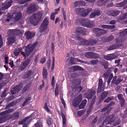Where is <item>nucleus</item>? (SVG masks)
I'll return each mask as SVG.
<instances>
[{
  "label": "nucleus",
  "mask_w": 127,
  "mask_h": 127,
  "mask_svg": "<svg viewBox=\"0 0 127 127\" xmlns=\"http://www.w3.org/2000/svg\"><path fill=\"white\" fill-rule=\"evenodd\" d=\"M37 44V43H35L32 45H29L27 46L24 49L25 52H21L20 48H17L15 49L14 52V54L16 56H18L20 52L24 57H26V55H29Z\"/></svg>",
  "instance_id": "obj_1"
},
{
  "label": "nucleus",
  "mask_w": 127,
  "mask_h": 127,
  "mask_svg": "<svg viewBox=\"0 0 127 127\" xmlns=\"http://www.w3.org/2000/svg\"><path fill=\"white\" fill-rule=\"evenodd\" d=\"M112 78H113L111 82V83L115 84L116 85L118 84L123 80L122 77L121 75H118V77L116 76L113 77V73H111L109 76L107 81L108 85H109L110 83Z\"/></svg>",
  "instance_id": "obj_2"
},
{
  "label": "nucleus",
  "mask_w": 127,
  "mask_h": 127,
  "mask_svg": "<svg viewBox=\"0 0 127 127\" xmlns=\"http://www.w3.org/2000/svg\"><path fill=\"white\" fill-rule=\"evenodd\" d=\"M49 24V22L47 18H45L39 27V32L43 33V34L47 33L49 31V29L47 28Z\"/></svg>",
  "instance_id": "obj_3"
},
{
  "label": "nucleus",
  "mask_w": 127,
  "mask_h": 127,
  "mask_svg": "<svg viewBox=\"0 0 127 127\" xmlns=\"http://www.w3.org/2000/svg\"><path fill=\"white\" fill-rule=\"evenodd\" d=\"M42 16V14L39 12L33 14L30 21L31 23L34 25H36L39 21H41Z\"/></svg>",
  "instance_id": "obj_4"
},
{
  "label": "nucleus",
  "mask_w": 127,
  "mask_h": 127,
  "mask_svg": "<svg viewBox=\"0 0 127 127\" xmlns=\"http://www.w3.org/2000/svg\"><path fill=\"white\" fill-rule=\"evenodd\" d=\"M123 37H120L116 39V42L115 44L110 46L108 48V50H110L116 49L120 47L124 44Z\"/></svg>",
  "instance_id": "obj_5"
},
{
  "label": "nucleus",
  "mask_w": 127,
  "mask_h": 127,
  "mask_svg": "<svg viewBox=\"0 0 127 127\" xmlns=\"http://www.w3.org/2000/svg\"><path fill=\"white\" fill-rule=\"evenodd\" d=\"M0 124L4 123L8 120V110L0 113Z\"/></svg>",
  "instance_id": "obj_6"
},
{
  "label": "nucleus",
  "mask_w": 127,
  "mask_h": 127,
  "mask_svg": "<svg viewBox=\"0 0 127 127\" xmlns=\"http://www.w3.org/2000/svg\"><path fill=\"white\" fill-rule=\"evenodd\" d=\"M94 32L96 33V35L99 37L105 33L106 32L105 30L100 28H96L93 30Z\"/></svg>",
  "instance_id": "obj_7"
},
{
  "label": "nucleus",
  "mask_w": 127,
  "mask_h": 127,
  "mask_svg": "<svg viewBox=\"0 0 127 127\" xmlns=\"http://www.w3.org/2000/svg\"><path fill=\"white\" fill-rule=\"evenodd\" d=\"M31 60L30 58H29L25 61H23L19 67V69L21 71H23L30 64Z\"/></svg>",
  "instance_id": "obj_8"
},
{
  "label": "nucleus",
  "mask_w": 127,
  "mask_h": 127,
  "mask_svg": "<svg viewBox=\"0 0 127 127\" xmlns=\"http://www.w3.org/2000/svg\"><path fill=\"white\" fill-rule=\"evenodd\" d=\"M38 9V5L35 4H31L27 8V12L29 13H32L36 11Z\"/></svg>",
  "instance_id": "obj_9"
},
{
  "label": "nucleus",
  "mask_w": 127,
  "mask_h": 127,
  "mask_svg": "<svg viewBox=\"0 0 127 127\" xmlns=\"http://www.w3.org/2000/svg\"><path fill=\"white\" fill-rule=\"evenodd\" d=\"M82 99V95H79L78 96L75 97L73 100L72 104L74 107L77 106L81 100Z\"/></svg>",
  "instance_id": "obj_10"
},
{
  "label": "nucleus",
  "mask_w": 127,
  "mask_h": 127,
  "mask_svg": "<svg viewBox=\"0 0 127 127\" xmlns=\"http://www.w3.org/2000/svg\"><path fill=\"white\" fill-rule=\"evenodd\" d=\"M75 39L81 42L82 44L83 45H90V40H85L78 36L76 37Z\"/></svg>",
  "instance_id": "obj_11"
},
{
  "label": "nucleus",
  "mask_w": 127,
  "mask_h": 127,
  "mask_svg": "<svg viewBox=\"0 0 127 127\" xmlns=\"http://www.w3.org/2000/svg\"><path fill=\"white\" fill-rule=\"evenodd\" d=\"M117 56L116 53H113L112 54L105 55L104 58L107 60H111L115 58Z\"/></svg>",
  "instance_id": "obj_12"
},
{
  "label": "nucleus",
  "mask_w": 127,
  "mask_h": 127,
  "mask_svg": "<svg viewBox=\"0 0 127 127\" xmlns=\"http://www.w3.org/2000/svg\"><path fill=\"white\" fill-rule=\"evenodd\" d=\"M95 93V90L94 89H91L89 90L86 94L87 98L90 99L92 97L93 95Z\"/></svg>",
  "instance_id": "obj_13"
},
{
  "label": "nucleus",
  "mask_w": 127,
  "mask_h": 127,
  "mask_svg": "<svg viewBox=\"0 0 127 127\" xmlns=\"http://www.w3.org/2000/svg\"><path fill=\"white\" fill-rule=\"evenodd\" d=\"M120 13V11L118 10H111L108 12V14L110 16L115 17L118 15Z\"/></svg>",
  "instance_id": "obj_14"
},
{
  "label": "nucleus",
  "mask_w": 127,
  "mask_h": 127,
  "mask_svg": "<svg viewBox=\"0 0 127 127\" xmlns=\"http://www.w3.org/2000/svg\"><path fill=\"white\" fill-rule=\"evenodd\" d=\"M92 10V9L91 8H88L85 10L82 8V11L80 13V15L82 16H85L91 11Z\"/></svg>",
  "instance_id": "obj_15"
},
{
  "label": "nucleus",
  "mask_w": 127,
  "mask_h": 127,
  "mask_svg": "<svg viewBox=\"0 0 127 127\" xmlns=\"http://www.w3.org/2000/svg\"><path fill=\"white\" fill-rule=\"evenodd\" d=\"M30 118V117H27L24 119H23L22 120L19 122V124L20 125H28L29 123L30 120L29 119Z\"/></svg>",
  "instance_id": "obj_16"
},
{
  "label": "nucleus",
  "mask_w": 127,
  "mask_h": 127,
  "mask_svg": "<svg viewBox=\"0 0 127 127\" xmlns=\"http://www.w3.org/2000/svg\"><path fill=\"white\" fill-rule=\"evenodd\" d=\"M100 11L99 10H95L91 14L89 17L90 18H94L95 16H98L100 15Z\"/></svg>",
  "instance_id": "obj_17"
},
{
  "label": "nucleus",
  "mask_w": 127,
  "mask_h": 127,
  "mask_svg": "<svg viewBox=\"0 0 127 127\" xmlns=\"http://www.w3.org/2000/svg\"><path fill=\"white\" fill-rule=\"evenodd\" d=\"M114 115H112L108 117H107L106 119L108 124H110L113 122L115 120Z\"/></svg>",
  "instance_id": "obj_18"
},
{
  "label": "nucleus",
  "mask_w": 127,
  "mask_h": 127,
  "mask_svg": "<svg viewBox=\"0 0 127 127\" xmlns=\"http://www.w3.org/2000/svg\"><path fill=\"white\" fill-rule=\"evenodd\" d=\"M127 12L123 14L122 16L119 15L116 17L117 21L118 22L119 21L123 20L127 18Z\"/></svg>",
  "instance_id": "obj_19"
},
{
  "label": "nucleus",
  "mask_w": 127,
  "mask_h": 127,
  "mask_svg": "<svg viewBox=\"0 0 127 127\" xmlns=\"http://www.w3.org/2000/svg\"><path fill=\"white\" fill-rule=\"evenodd\" d=\"M21 89V87L20 86L17 85L13 88L12 90H11V93L12 94H14L19 92Z\"/></svg>",
  "instance_id": "obj_20"
},
{
  "label": "nucleus",
  "mask_w": 127,
  "mask_h": 127,
  "mask_svg": "<svg viewBox=\"0 0 127 127\" xmlns=\"http://www.w3.org/2000/svg\"><path fill=\"white\" fill-rule=\"evenodd\" d=\"M19 117V114L18 112L13 114V115L8 114V119H12L14 120L18 118Z\"/></svg>",
  "instance_id": "obj_21"
},
{
  "label": "nucleus",
  "mask_w": 127,
  "mask_h": 127,
  "mask_svg": "<svg viewBox=\"0 0 127 127\" xmlns=\"http://www.w3.org/2000/svg\"><path fill=\"white\" fill-rule=\"evenodd\" d=\"M108 94V93L106 91L102 93L99 97V101L100 102H102L103 100L107 96Z\"/></svg>",
  "instance_id": "obj_22"
},
{
  "label": "nucleus",
  "mask_w": 127,
  "mask_h": 127,
  "mask_svg": "<svg viewBox=\"0 0 127 127\" xmlns=\"http://www.w3.org/2000/svg\"><path fill=\"white\" fill-rule=\"evenodd\" d=\"M25 34L27 38L28 39H31L34 35V33L31 32L30 31H28L25 32Z\"/></svg>",
  "instance_id": "obj_23"
},
{
  "label": "nucleus",
  "mask_w": 127,
  "mask_h": 127,
  "mask_svg": "<svg viewBox=\"0 0 127 127\" xmlns=\"http://www.w3.org/2000/svg\"><path fill=\"white\" fill-rule=\"evenodd\" d=\"M77 32L81 34L82 35H83L86 34V32H86L84 28L80 27H78Z\"/></svg>",
  "instance_id": "obj_24"
},
{
  "label": "nucleus",
  "mask_w": 127,
  "mask_h": 127,
  "mask_svg": "<svg viewBox=\"0 0 127 127\" xmlns=\"http://www.w3.org/2000/svg\"><path fill=\"white\" fill-rule=\"evenodd\" d=\"M32 97L30 96H28L26 97V99L25 101L23 103L22 105V106H26L27 104L31 102V100Z\"/></svg>",
  "instance_id": "obj_25"
},
{
  "label": "nucleus",
  "mask_w": 127,
  "mask_h": 127,
  "mask_svg": "<svg viewBox=\"0 0 127 127\" xmlns=\"http://www.w3.org/2000/svg\"><path fill=\"white\" fill-rule=\"evenodd\" d=\"M21 17V13L20 12H18L16 14L15 16L14 17L13 19L15 21H18L19 20Z\"/></svg>",
  "instance_id": "obj_26"
},
{
  "label": "nucleus",
  "mask_w": 127,
  "mask_h": 127,
  "mask_svg": "<svg viewBox=\"0 0 127 127\" xmlns=\"http://www.w3.org/2000/svg\"><path fill=\"white\" fill-rule=\"evenodd\" d=\"M109 104H108L105 106L103 108H102L101 110V112H104L106 110H107V113L108 114L110 112V109H111V108H110L109 109Z\"/></svg>",
  "instance_id": "obj_27"
},
{
  "label": "nucleus",
  "mask_w": 127,
  "mask_h": 127,
  "mask_svg": "<svg viewBox=\"0 0 127 127\" xmlns=\"http://www.w3.org/2000/svg\"><path fill=\"white\" fill-rule=\"evenodd\" d=\"M8 8V1L7 0L6 1L2 4V7H1V9L5 11Z\"/></svg>",
  "instance_id": "obj_28"
},
{
  "label": "nucleus",
  "mask_w": 127,
  "mask_h": 127,
  "mask_svg": "<svg viewBox=\"0 0 127 127\" xmlns=\"http://www.w3.org/2000/svg\"><path fill=\"white\" fill-rule=\"evenodd\" d=\"M127 2V0H124L123 2L117 3L118 7H120L125 6Z\"/></svg>",
  "instance_id": "obj_29"
},
{
  "label": "nucleus",
  "mask_w": 127,
  "mask_h": 127,
  "mask_svg": "<svg viewBox=\"0 0 127 127\" xmlns=\"http://www.w3.org/2000/svg\"><path fill=\"white\" fill-rule=\"evenodd\" d=\"M87 102V100L85 99H84L79 106L80 109L83 108L85 106Z\"/></svg>",
  "instance_id": "obj_30"
},
{
  "label": "nucleus",
  "mask_w": 127,
  "mask_h": 127,
  "mask_svg": "<svg viewBox=\"0 0 127 127\" xmlns=\"http://www.w3.org/2000/svg\"><path fill=\"white\" fill-rule=\"evenodd\" d=\"M89 21L87 19H82L81 21V23L82 26L86 27Z\"/></svg>",
  "instance_id": "obj_31"
},
{
  "label": "nucleus",
  "mask_w": 127,
  "mask_h": 127,
  "mask_svg": "<svg viewBox=\"0 0 127 127\" xmlns=\"http://www.w3.org/2000/svg\"><path fill=\"white\" fill-rule=\"evenodd\" d=\"M15 37L13 36L8 38V45L15 42Z\"/></svg>",
  "instance_id": "obj_32"
},
{
  "label": "nucleus",
  "mask_w": 127,
  "mask_h": 127,
  "mask_svg": "<svg viewBox=\"0 0 127 127\" xmlns=\"http://www.w3.org/2000/svg\"><path fill=\"white\" fill-rule=\"evenodd\" d=\"M42 75L43 78L44 79H46L47 77V69L45 67L43 68Z\"/></svg>",
  "instance_id": "obj_33"
},
{
  "label": "nucleus",
  "mask_w": 127,
  "mask_h": 127,
  "mask_svg": "<svg viewBox=\"0 0 127 127\" xmlns=\"http://www.w3.org/2000/svg\"><path fill=\"white\" fill-rule=\"evenodd\" d=\"M61 116L63 119V127H65V125L66 124V118L65 115L63 113H61Z\"/></svg>",
  "instance_id": "obj_34"
},
{
  "label": "nucleus",
  "mask_w": 127,
  "mask_h": 127,
  "mask_svg": "<svg viewBox=\"0 0 127 127\" xmlns=\"http://www.w3.org/2000/svg\"><path fill=\"white\" fill-rule=\"evenodd\" d=\"M105 3V1L104 0H100L98 1L97 4L99 6H101L104 5Z\"/></svg>",
  "instance_id": "obj_35"
},
{
  "label": "nucleus",
  "mask_w": 127,
  "mask_h": 127,
  "mask_svg": "<svg viewBox=\"0 0 127 127\" xmlns=\"http://www.w3.org/2000/svg\"><path fill=\"white\" fill-rule=\"evenodd\" d=\"M73 69L74 71L82 70L83 69L81 67L78 65L73 66Z\"/></svg>",
  "instance_id": "obj_36"
},
{
  "label": "nucleus",
  "mask_w": 127,
  "mask_h": 127,
  "mask_svg": "<svg viewBox=\"0 0 127 127\" xmlns=\"http://www.w3.org/2000/svg\"><path fill=\"white\" fill-rule=\"evenodd\" d=\"M35 127H42V121L40 120L38 121L37 123L34 124Z\"/></svg>",
  "instance_id": "obj_37"
},
{
  "label": "nucleus",
  "mask_w": 127,
  "mask_h": 127,
  "mask_svg": "<svg viewBox=\"0 0 127 127\" xmlns=\"http://www.w3.org/2000/svg\"><path fill=\"white\" fill-rule=\"evenodd\" d=\"M15 34H17L20 35L24 33L23 30H14Z\"/></svg>",
  "instance_id": "obj_38"
},
{
  "label": "nucleus",
  "mask_w": 127,
  "mask_h": 127,
  "mask_svg": "<svg viewBox=\"0 0 127 127\" xmlns=\"http://www.w3.org/2000/svg\"><path fill=\"white\" fill-rule=\"evenodd\" d=\"M92 54V52H87L85 54V56L87 58L91 59Z\"/></svg>",
  "instance_id": "obj_39"
},
{
  "label": "nucleus",
  "mask_w": 127,
  "mask_h": 127,
  "mask_svg": "<svg viewBox=\"0 0 127 127\" xmlns=\"http://www.w3.org/2000/svg\"><path fill=\"white\" fill-rule=\"evenodd\" d=\"M27 75V78H28L29 76H30L32 74H33V73L32 69L26 72Z\"/></svg>",
  "instance_id": "obj_40"
},
{
  "label": "nucleus",
  "mask_w": 127,
  "mask_h": 127,
  "mask_svg": "<svg viewBox=\"0 0 127 127\" xmlns=\"http://www.w3.org/2000/svg\"><path fill=\"white\" fill-rule=\"evenodd\" d=\"M87 26L86 27L87 28H92L94 26V24L93 22L92 21H89Z\"/></svg>",
  "instance_id": "obj_41"
},
{
  "label": "nucleus",
  "mask_w": 127,
  "mask_h": 127,
  "mask_svg": "<svg viewBox=\"0 0 127 127\" xmlns=\"http://www.w3.org/2000/svg\"><path fill=\"white\" fill-rule=\"evenodd\" d=\"M123 96V95L122 94H119L117 95V97L120 101L125 100Z\"/></svg>",
  "instance_id": "obj_42"
},
{
  "label": "nucleus",
  "mask_w": 127,
  "mask_h": 127,
  "mask_svg": "<svg viewBox=\"0 0 127 127\" xmlns=\"http://www.w3.org/2000/svg\"><path fill=\"white\" fill-rule=\"evenodd\" d=\"M92 58L97 59L99 57V55L98 54L92 52Z\"/></svg>",
  "instance_id": "obj_43"
},
{
  "label": "nucleus",
  "mask_w": 127,
  "mask_h": 127,
  "mask_svg": "<svg viewBox=\"0 0 127 127\" xmlns=\"http://www.w3.org/2000/svg\"><path fill=\"white\" fill-rule=\"evenodd\" d=\"M114 39V37L112 35H110L107 37L106 39L107 42H109Z\"/></svg>",
  "instance_id": "obj_44"
},
{
  "label": "nucleus",
  "mask_w": 127,
  "mask_h": 127,
  "mask_svg": "<svg viewBox=\"0 0 127 127\" xmlns=\"http://www.w3.org/2000/svg\"><path fill=\"white\" fill-rule=\"evenodd\" d=\"M85 112V111L82 110L78 111L77 113L78 116V117L81 116Z\"/></svg>",
  "instance_id": "obj_45"
},
{
  "label": "nucleus",
  "mask_w": 127,
  "mask_h": 127,
  "mask_svg": "<svg viewBox=\"0 0 127 127\" xmlns=\"http://www.w3.org/2000/svg\"><path fill=\"white\" fill-rule=\"evenodd\" d=\"M121 35H122L121 37H122L123 38V37L122 36H125L127 35V28L125 29L121 33Z\"/></svg>",
  "instance_id": "obj_46"
},
{
  "label": "nucleus",
  "mask_w": 127,
  "mask_h": 127,
  "mask_svg": "<svg viewBox=\"0 0 127 127\" xmlns=\"http://www.w3.org/2000/svg\"><path fill=\"white\" fill-rule=\"evenodd\" d=\"M90 45H93L96 44L97 42V41L95 39L90 40Z\"/></svg>",
  "instance_id": "obj_47"
},
{
  "label": "nucleus",
  "mask_w": 127,
  "mask_h": 127,
  "mask_svg": "<svg viewBox=\"0 0 127 127\" xmlns=\"http://www.w3.org/2000/svg\"><path fill=\"white\" fill-rule=\"evenodd\" d=\"M98 62V61L96 60L91 61L90 62V64L91 65H95Z\"/></svg>",
  "instance_id": "obj_48"
},
{
  "label": "nucleus",
  "mask_w": 127,
  "mask_h": 127,
  "mask_svg": "<svg viewBox=\"0 0 127 127\" xmlns=\"http://www.w3.org/2000/svg\"><path fill=\"white\" fill-rule=\"evenodd\" d=\"M94 104L91 103L89 105V108L88 109V112H90L93 108V105Z\"/></svg>",
  "instance_id": "obj_49"
},
{
  "label": "nucleus",
  "mask_w": 127,
  "mask_h": 127,
  "mask_svg": "<svg viewBox=\"0 0 127 127\" xmlns=\"http://www.w3.org/2000/svg\"><path fill=\"white\" fill-rule=\"evenodd\" d=\"M82 8H77L76 9V14H80V13L82 11Z\"/></svg>",
  "instance_id": "obj_50"
},
{
  "label": "nucleus",
  "mask_w": 127,
  "mask_h": 127,
  "mask_svg": "<svg viewBox=\"0 0 127 127\" xmlns=\"http://www.w3.org/2000/svg\"><path fill=\"white\" fill-rule=\"evenodd\" d=\"M32 0H23L21 1H20L19 2V3L21 4H23L25 3L28 1H31Z\"/></svg>",
  "instance_id": "obj_51"
},
{
  "label": "nucleus",
  "mask_w": 127,
  "mask_h": 127,
  "mask_svg": "<svg viewBox=\"0 0 127 127\" xmlns=\"http://www.w3.org/2000/svg\"><path fill=\"white\" fill-rule=\"evenodd\" d=\"M107 122L106 120H104L102 123L101 126H100L99 127H103L106 126L107 124V123L106 122Z\"/></svg>",
  "instance_id": "obj_52"
},
{
  "label": "nucleus",
  "mask_w": 127,
  "mask_h": 127,
  "mask_svg": "<svg viewBox=\"0 0 127 127\" xmlns=\"http://www.w3.org/2000/svg\"><path fill=\"white\" fill-rule=\"evenodd\" d=\"M52 121L50 118H49L47 120V123L48 126L52 124Z\"/></svg>",
  "instance_id": "obj_53"
},
{
  "label": "nucleus",
  "mask_w": 127,
  "mask_h": 127,
  "mask_svg": "<svg viewBox=\"0 0 127 127\" xmlns=\"http://www.w3.org/2000/svg\"><path fill=\"white\" fill-rule=\"evenodd\" d=\"M103 84V81L101 78L99 79L98 83V87H102V86Z\"/></svg>",
  "instance_id": "obj_54"
},
{
  "label": "nucleus",
  "mask_w": 127,
  "mask_h": 127,
  "mask_svg": "<svg viewBox=\"0 0 127 127\" xmlns=\"http://www.w3.org/2000/svg\"><path fill=\"white\" fill-rule=\"evenodd\" d=\"M112 98L110 97H108L104 101V102L108 103L112 100Z\"/></svg>",
  "instance_id": "obj_55"
},
{
  "label": "nucleus",
  "mask_w": 127,
  "mask_h": 127,
  "mask_svg": "<svg viewBox=\"0 0 127 127\" xmlns=\"http://www.w3.org/2000/svg\"><path fill=\"white\" fill-rule=\"evenodd\" d=\"M6 90H5L3 92L1 95V97H5L7 95V94H6Z\"/></svg>",
  "instance_id": "obj_56"
},
{
  "label": "nucleus",
  "mask_w": 127,
  "mask_h": 127,
  "mask_svg": "<svg viewBox=\"0 0 127 127\" xmlns=\"http://www.w3.org/2000/svg\"><path fill=\"white\" fill-rule=\"evenodd\" d=\"M62 12L63 13V16L64 17V21H66V16L65 15V12L64 11V9L63 8L62 9Z\"/></svg>",
  "instance_id": "obj_57"
},
{
  "label": "nucleus",
  "mask_w": 127,
  "mask_h": 127,
  "mask_svg": "<svg viewBox=\"0 0 127 127\" xmlns=\"http://www.w3.org/2000/svg\"><path fill=\"white\" fill-rule=\"evenodd\" d=\"M75 60H76V58L72 57V59L70 60V62L71 64H75L74 61Z\"/></svg>",
  "instance_id": "obj_58"
},
{
  "label": "nucleus",
  "mask_w": 127,
  "mask_h": 127,
  "mask_svg": "<svg viewBox=\"0 0 127 127\" xmlns=\"http://www.w3.org/2000/svg\"><path fill=\"white\" fill-rule=\"evenodd\" d=\"M79 1L80 6H84L85 5V2L83 1Z\"/></svg>",
  "instance_id": "obj_59"
},
{
  "label": "nucleus",
  "mask_w": 127,
  "mask_h": 127,
  "mask_svg": "<svg viewBox=\"0 0 127 127\" xmlns=\"http://www.w3.org/2000/svg\"><path fill=\"white\" fill-rule=\"evenodd\" d=\"M16 103V101H14L8 104V107H9L13 106L15 105Z\"/></svg>",
  "instance_id": "obj_60"
},
{
  "label": "nucleus",
  "mask_w": 127,
  "mask_h": 127,
  "mask_svg": "<svg viewBox=\"0 0 127 127\" xmlns=\"http://www.w3.org/2000/svg\"><path fill=\"white\" fill-rule=\"evenodd\" d=\"M82 90V88L81 86L77 87L76 89V91H77L78 92H80Z\"/></svg>",
  "instance_id": "obj_61"
},
{
  "label": "nucleus",
  "mask_w": 127,
  "mask_h": 127,
  "mask_svg": "<svg viewBox=\"0 0 127 127\" xmlns=\"http://www.w3.org/2000/svg\"><path fill=\"white\" fill-rule=\"evenodd\" d=\"M102 87H98V90L97 91V93H99L103 91V89H102Z\"/></svg>",
  "instance_id": "obj_62"
},
{
  "label": "nucleus",
  "mask_w": 127,
  "mask_h": 127,
  "mask_svg": "<svg viewBox=\"0 0 127 127\" xmlns=\"http://www.w3.org/2000/svg\"><path fill=\"white\" fill-rule=\"evenodd\" d=\"M109 75V74L108 72H106L105 73L103 74V76L106 79H107Z\"/></svg>",
  "instance_id": "obj_63"
},
{
  "label": "nucleus",
  "mask_w": 127,
  "mask_h": 127,
  "mask_svg": "<svg viewBox=\"0 0 127 127\" xmlns=\"http://www.w3.org/2000/svg\"><path fill=\"white\" fill-rule=\"evenodd\" d=\"M115 27V26L114 25H108V29H114Z\"/></svg>",
  "instance_id": "obj_64"
}]
</instances>
